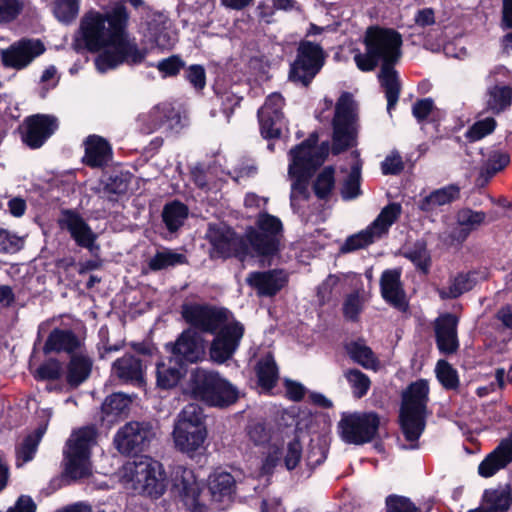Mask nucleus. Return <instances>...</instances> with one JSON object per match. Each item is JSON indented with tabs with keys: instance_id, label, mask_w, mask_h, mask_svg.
<instances>
[{
	"instance_id": "nucleus-52",
	"label": "nucleus",
	"mask_w": 512,
	"mask_h": 512,
	"mask_svg": "<svg viewBox=\"0 0 512 512\" xmlns=\"http://www.w3.org/2000/svg\"><path fill=\"white\" fill-rule=\"evenodd\" d=\"M44 434V429H38L33 434L28 435L17 448V458L22 463L30 461L38 447V444Z\"/></svg>"
},
{
	"instance_id": "nucleus-10",
	"label": "nucleus",
	"mask_w": 512,
	"mask_h": 512,
	"mask_svg": "<svg viewBox=\"0 0 512 512\" xmlns=\"http://www.w3.org/2000/svg\"><path fill=\"white\" fill-rule=\"evenodd\" d=\"M206 239L211 245L209 255L212 259L235 256L240 261H244L248 255L255 256L247 241V233L244 237L238 236L224 224H210Z\"/></svg>"
},
{
	"instance_id": "nucleus-14",
	"label": "nucleus",
	"mask_w": 512,
	"mask_h": 512,
	"mask_svg": "<svg viewBox=\"0 0 512 512\" xmlns=\"http://www.w3.org/2000/svg\"><path fill=\"white\" fill-rule=\"evenodd\" d=\"M260 231L247 230V241L255 256H271L278 251L279 238L282 230L281 221L272 215H260L257 221Z\"/></svg>"
},
{
	"instance_id": "nucleus-38",
	"label": "nucleus",
	"mask_w": 512,
	"mask_h": 512,
	"mask_svg": "<svg viewBox=\"0 0 512 512\" xmlns=\"http://www.w3.org/2000/svg\"><path fill=\"white\" fill-rule=\"evenodd\" d=\"M475 284L476 281L473 274L460 273L450 281L447 288L438 289V293L442 299H454L470 291Z\"/></svg>"
},
{
	"instance_id": "nucleus-41",
	"label": "nucleus",
	"mask_w": 512,
	"mask_h": 512,
	"mask_svg": "<svg viewBox=\"0 0 512 512\" xmlns=\"http://www.w3.org/2000/svg\"><path fill=\"white\" fill-rule=\"evenodd\" d=\"M150 39L160 48H169L173 42L168 32L167 19L164 15H157L148 25Z\"/></svg>"
},
{
	"instance_id": "nucleus-33",
	"label": "nucleus",
	"mask_w": 512,
	"mask_h": 512,
	"mask_svg": "<svg viewBox=\"0 0 512 512\" xmlns=\"http://www.w3.org/2000/svg\"><path fill=\"white\" fill-rule=\"evenodd\" d=\"M395 64L381 66L378 74L381 87L385 91L387 99V110L390 113L398 102L401 84L398 76V72L394 68Z\"/></svg>"
},
{
	"instance_id": "nucleus-54",
	"label": "nucleus",
	"mask_w": 512,
	"mask_h": 512,
	"mask_svg": "<svg viewBox=\"0 0 512 512\" xmlns=\"http://www.w3.org/2000/svg\"><path fill=\"white\" fill-rule=\"evenodd\" d=\"M436 375L446 389L458 387L459 380L456 370L445 360H440L436 366Z\"/></svg>"
},
{
	"instance_id": "nucleus-35",
	"label": "nucleus",
	"mask_w": 512,
	"mask_h": 512,
	"mask_svg": "<svg viewBox=\"0 0 512 512\" xmlns=\"http://www.w3.org/2000/svg\"><path fill=\"white\" fill-rule=\"evenodd\" d=\"M174 486L180 494H182L187 501H196L199 498L201 486L196 480L192 470L184 467H178L175 471Z\"/></svg>"
},
{
	"instance_id": "nucleus-59",
	"label": "nucleus",
	"mask_w": 512,
	"mask_h": 512,
	"mask_svg": "<svg viewBox=\"0 0 512 512\" xmlns=\"http://www.w3.org/2000/svg\"><path fill=\"white\" fill-rule=\"evenodd\" d=\"M62 374V365L56 359H50L40 365L36 377L41 380H57Z\"/></svg>"
},
{
	"instance_id": "nucleus-39",
	"label": "nucleus",
	"mask_w": 512,
	"mask_h": 512,
	"mask_svg": "<svg viewBox=\"0 0 512 512\" xmlns=\"http://www.w3.org/2000/svg\"><path fill=\"white\" fill-rule=\"evenodd\" d=\"M352 156L354 158V162L341 190L342 197L346 200L354 199L360 195L362 161L359 159V154L356 151L352 153Z\"/></svg>"
},
{
	"instance_id": "nucleus-1",
	"label": "nucleus",
	"mask_w": 512,
	"mask_h": 512,
	"mask_svg": "<svg viewBox=\"0 0 512 512\" xmlns=\"http://www.w3.org/2000/svg\"><path fill=\"white\" fill-rule=\"evenodd\" d=\"M127 21L128 13L123 6H117L105 14L89 11L81 18L75 46H83L91 52L106 48L95 59L99 72L114 69L123 62L137 64L144 60L145 53L126 38Z\"/></svg>"
},
{
	"instance_id": "nucleus-42",
	"label": "nucleus",
	"mask_w": 512,
	"mask_h": 512,
	"mask_svg": "<svg viewBox=\"0 0 512 512\" xmlns=\"http://www.w3.org/2000/svg\"><path fill=\"white\" fill-rule=\"evenodd\" d=\"M174 427L206 428L202 408L194 403L187 404L178 415Z\"/></svg>"
},
{
	"instance_id": "nucleus-5",
	"label": "nucleus",
	"mask_w": 512,
	"mask_h": 512,
	"mask_svg": "<svg viewBox=\"0 0 512 512\" xmlns=\"http://www.w3.org/2000/svg\"><path fill=\"white\" fill-rule=\"evenodd\" d=\"M317 142V133H312L304 142L290 151L291 163L288 172L291 177L295 178L292 183V199H295L298 195L305 196L307 176L313 169L320 166L328 156L329 143L323 142L317 146Z\"/></svg>"
},
{
	"instance_id": "nucleus-44",
	"label": "nucleus",
	"mask_w": 512,
	"mask_h": 512,
	"mask_svg": "<svg viewBox=\"0 0 512 512\" xmlns=\"http://www.w3.org/2000/svg\"><path fill=\"white\" fill-rule=\"evenodd\" d=\"M188 215L187 207L180 202L167 204L162 213L163 221L167 228L173 232L183 225Z\"/></svg>"
},
{
	"instance_id": "nucleus-27",
	"label": "nucleus",
	"mask_w": 512,
	"mask_h": 512,
	"mask_svg": "<svg viewBox=\"0 0 512 512\" xmlns=\"http://www.w3.org/2000/svg\"><path fill=\"white\" fill-rule=\"evenodd\" d=\"M112 373L123 382L140 385L143 383L144 369L141 360L132 355L125 354L112 364Z\"/></svg>"
},
{
	"instance_id": "nucleus-7",
	"label": "nucleus",
	"mask_w": 512,
	"mask_h": 512,
	"mask_svg": "<svg viewBox=\"0 0 512 512\" xmlns=\"http://www.w3.org/2000/svg\"><path fill=\"white\" fill-rule=\"evenodd\" d=\"M188 390L191 396L210 406L224 407L238 398L237 389L217 372L196 369L190 376Z\"/></svg>"
},
{
	"instance_id": "nucleus-40",
	"label": "nucleus",
	"mask_w": 512,
	"mask_h": 512,
	"mask_svg": "<svg viewBox=\"0 0 512 512\" xmlns=\"http://www.w3.org/2000/svg\"><path fill=\"white\" fill-rule=\"evenodd\" d=\"M346 351L356 363L364 368L377 369L378 360L373 351L365 344L361 342H351L346 345Z\"/></svg>"
},
{
	"instance_id": "nucleus-62",
	"label": "nucleus",
	"mask_w": 512,
	"mask_h": 512,
	"mask_svg": "<svg viewBox=\"0 0 512 512\" xmlns=\"http://www.w3.org/2000/svg\"><path fill=\"white\" fill-rule=\"evenodd\" d=\"M249 440L255 445H264L271 439V431L262 423H252L247 428Z\"/></svg>"
},
{
	"instance_id": "nucleus-30",
	"label": "nucleus",
	"mask_w": 512,
	"mask_h": 512,
	"mask_svg": "<svg viewBox=\"0 0 512 512\" xmlns=\"http://www.w3.org/2000/svg\"><path fill=\"white\" fill-rule=\"evenodd\" d=\"M111 158V147L99 136H89L85 141L84 163L90 167H101Z\"/></svg>"
},
{
	"instance_id": "nucleus-16",
	"label": "nucleus",
	"mask_w": 512,
	"mask_h": 512,
	"mask_svg": "<svg viewBox=\"0 0 512 512\" xmlns=\"http://www.w3.org/2000/svg\"><path fill=\"white\" fill-rule=\"evenodd\" d=\"M154 437L155 431L149 422L131 421L118 430L114 444L121 454L128 455L142 451Z\"/></svg>"
},
{
	"instance_id": "nucleus-9",
	"label": "nucleus",
	"mask_w": 512,
	"mask_h": 512,
	"mask_svg": "<svg viewBox=\"0 0 512 512\" xmlns=\"http://www.w3.org/2000/svg\"><path fill=\"white\" fill-rule=\"evenodd\" d=\"M356 121V104L352 95L345 92L336 103L332 121L331 150L334 154H339L356 145L358 133Z\"/></svg>"
},
{
	"instance_id": "nucleus-21",
	"label": "nucleus",
	"mask_w": 512,
	"mask_h": 512,
	"mask_svg": "<svg viewBox=\"0 0 512 512\" xmlns=\"http://www.w3.org/2000/svg\"><path fill=\"white\" fill-rule=\"evenodd\" d=\"M247 284L256 290L259 296L271 297L286 284L287 278L282 270L251 272L246 278Z\"/></svg>"
},
{
	"instance_id": "nucleus-12",
	"label": "nucleus",
	"mask_w": 512,
	"mask_h": 512,
	"mask_svg": "<svg viewBox=\"0 0 512 512\" xmlns=\"http://www.w3.org/2000/svg\"><path fill=\"white\" fill-rule=\"evenodd\" d=\"M379 424V417L373 412L351 413L342 416L338 429L344 442L361 445L375 437Z\"/></svg>"
},
{
	"instance_id": "nucleus-60",
	"label": "nucleus",
	"mask_w": 512,
	"mask_h": 512,
	"mask_svg": "<svg viewBox=\"0 0 512 512\" xmlns=\"http://www.w3.org/2000/svg\"><path fill=\"white\" fill-rule=\"evenodd\" d=\"M363 307V299L358 292L349 294L343 304L344 316L349 320H356Z\"/></svg>"
},
{
	"instance_id": "nucleus-49",
	"label": "nucleus",
	"mask_w": 512,
	"mask_h": 512,
	"mask_svg": "<svg viewBox=\"0 0 512 512\" xmlns=\"http://www.w3.org/2000/svg\"><path fill=\"white\" fill-rule=\"evenodd\" d=\"M150 116L159 120V123L154 124L153 129L166 124L169 129H173L180 123L179 113L170 104H161L156 106L151 112Z\"/></svg>"
},
{
	"instance_id": "nucleus-31",
	"label": "nucleus",
	"mask_w": 512,
	"mask_h": 512,
	"mask_svg": "<svg viewBox=\"0 0 512 512\" xmlns=\"http://www.w3.org/2000/svg\"><path fill=\"white\" fill-rule=\"evenodd\" d=\"M92 366V359L81 350L79 353L71 355L67 365L66 380L68 384L77 387L86 381L91 374Z\"/></svg>"
},
{
	"instance_id": "nucleus-57",
	"label": "nucleus",
	"mask_w": 512,
	"mask_h": 512,
	"mask_svg": "<svg viewBox=\"0 0 512 512\" xmlns=\"http://www.w3.org/2000/svg\"><path fill=\"white\" fill-rule=\"evenodd\" d=\"M23 243L24 241L21 237H18L6 229L0 228L1 253H15L22 248Z\"/></svg>"
},
{
	"instance_id": "nucleus-34",
	"label": "nucleus",
	"mask_w": 512,
	"mask_h": 512,
	"mask_svg": "<svg viewBox=\"0 0 512 512\" xmlns=\"http://www.w3.org/2000/svg\"><path fill=\"white\" fill-rule=\"evenodd\" d=\"M235 480L230 473L214 472L209 476L208 489L215 502H223L229 499L233 492Z\"/></svg>"
},
{
	"instance_id": "nucleus-3",
	"label": "nucleus",
	"mask_w": 512,
	"mask_h": 512,
	"mask_svg": "<svg viewBox=\"0 0 512 512\" xmlns=\"http://www.w3.org/2000/svg\"><path fill=\"white\" fill-rule=\"evenodd\" d=\"M365 50L354 51L353 59L363 72L373 71L378 65L396 64L401 58L402 37L393 29L369 27L364 36Z\"/></svg>"
},
{
	"instance_id": "nucleus-18",
	"label": "nucleus",
	"mask_w": 512,
	"mask_h": 512,
	"mask_svg": "<svg viewBox=\"0 0 512 512\" xmlns=\"http://www.w3.org/2000/svg\"><path fill=\"white\" fill-rule=\"evenodd\" d=\"M284 99L279 93L270 94L258 111L260 131L264 138H278L283 122Z\"/></svg>"
},
{
	"instance_id": "nucleus-17",
	"label": "nucleus",
	"mask_w": 512,
	"mask_h": 512,
	"mask_svg": "<svg viewBox=\"0 0 512 512\" xmlns=\"http://www.w3.org/2000/svg\"><path fill=\"white\" fill-rule=\"evenodd\" d=\"M58 128L57 118L51 115L36 114L25 119L22 141L32 149L40 148Z\"/></svg>"
},
{
	"instance_id": "nucleus-50",
	"label": "nucleus",
	"mask_w": 512,
	"mask_h": 512,
	"mask_svg": "<svg viewBox=\"0 0 512 512\" xmlns=\"http://www.w3.org/2000/svg\"><path fill=\"white\" fill-rule=\"evenodd\" d=\"M512 101V90L507 86H495L489 91L488 107L496 113L505 110Z\"/></svg>"
},
{
	"instance_id": "nucleus-2",
	"label": "nucleus",
	"mask_w": 512,
	"mask_h": 512,
	"mask_svg": "<svg viewBox=\"0 0 512 512\" xmlns=\"http://www.w3.org/2000/svg\"><path fill=\"white\" fill-rule=\"evenodd\" d=\"M182 317L191 326L207 333H214L222 327L210 348V357L217 363H223L232 357L244 334V327L239 322L226 324L228 312L207 305L183 304Z\"/></svg>"
},
{
	"instance_id": "nucleus-23",
	"label": "nucleus",
	"mask_w": 512,
	"mask_h": 512,
	"mask_svg": "<svg viewBox=\"0 0 512 512\" xmlns=\"http://www.w3.org/2000/svg\"><path fill=\"white\" fill-rule=\"evenodd\" d=\"M61 228L67 229L75 242L82 247L91 249L96 239L95 233L91 230L85 220L77 213L65 210L59 218Z\"/></svg>"
},
{
	"instance_id": "nucleus-28",
	"label": "nucleus",
	"mask_w": 512,
	"mask_h": 512,
	"mask_svg": "<svg viewBox=\"0 0 512 512\" xmlns=\"http://www.w3.org/2000/svg\"><path fill=\"white\" fill-rule=\"evenodd\" d=\"M512 497L508 487H498L484 491L481 505L468 512H507Z\"/></svg>"
},
{
	"instance_id": "nucleus-13",
	"label": "nucleus",
	"mask_w": 512,
	"mask_h": 512,
	"mask_svg": "<svg viewBox=\"0 0 512 512\" xmlns=\"http://www.w3.org/2000/svg\"><path fill=\"white\" fill-rule=\"evenodd\" d=\"M325 53L319 44L302 41L297 49V57L291 65L289 78L295 83L307 86L321 70Z\"/></svg>"
},
{
	"instance_id": "nucleus-64",
	"label": "nucleus",
	"mask_w": 512,
	"mask_h": 512,
	"mask_svg": "<svg viewBox=\"0 0 512 512\" xmlns=\"http://www.w3.org/2000/svg\"><path fill=\"white\" fill-rule=\"evenodd\" d=\"M381 168L385 175L398 174L403 170L404 165L399 155H390L382 162Z\"/></svg>"
},
{
	"instance_id": "nucleus-32",
	"label": "nucleus",
	"mask_w": 512,
	"mask_h": 512,
	"mask_svg": "<svg viewBox=\"0 0 512 512\" xmlns=\"http://www.w3.org/2000/svg\"><path fill=\"white\" fill-rule=\"evenodd\" d=\"M459 197V186L451 184L432 191L418 202V207L423 212H432L440 206L452 203Z\"/></svg>"
},
{
	"instance_id": "nucleus-53",
	"label": "nucleus",
	"mask_w": 512,
	"mask_h": 512,
	"mask_svg": "<svg viewBox=\"0 0 512 512\" xmlns=\"http://www.w3.org/2000/svg\"><path fill=\"white\" fill-rule=\"evenodd\" d=\"M496 128V121L492 117H486L476 121L466 132V138L469 141H478L491 134Z\"/></svg>"
},
{
	"instance_id": "nucleus-6",
	"label": "nucleus",
	"mask_w": 512,
	"mask_h": 512,
	"mask_svg": "<svg viewBox=\"0 0 512 512\" xmlns=\"http://www.w3.org/2000/svg\"><path fill=\"white\" fill-rule=\"evenodd\" d=\"M428 383L419 380L412 383L403 395L401 407V427L405 439L411 444L404 446L406 449L417 448V440L425 428V410L428 399Z\"/></svg>"
},
{
	"instance_id": "nucleus-4",
	"label": "nucleus",
	"mask_w": 512,
	"mask_h": 512,
	"mask_svg": "<svg viewBox=\"0 0 512 512\" xmlns=\"http://www.w3.org/2000/svg\"><path fill=\"white\" fill-rule=\"evenodd\" d=\"M119 477L126 489L151 498L160 497L166 489L162 464L150 458L125 463Z\"/></svg>"
},
{
	"instance_id": "nucleus-26",
	"label": "nucleus",
	"mask_w": 512,
	"mask_h": 512,
	"mask_svg": "<svg viewBox=\"0 0 512 512\" xmlns=\"http://www.w3.org/2000/svg\"><path fill=\"white\" fill-rule=\"evenodd\" d=\"M206 436V428L174 427L173 430L175 447L188 455H192L203 447Z\"/></svg>"
},
{
	"instance_id": "nucleus-55",
	"label": "nucleus",
	"mask_w": 512,
	"mask_h": 512,
	"mask_svg": "<svg viewBox=\"0 0 512 512\" xmlns=\"http://www.w3.org/2000/svg\"><path fill=\"white\" fill-rule=\"evenodd\" d=\"M405 256L424 273L428 272L430 267V255L423 242H417L413 249L408 251Z\"/></svg>"
},
{
	"instance_id": "nucleus-36",
	"label": "nucleus",
	"mask_w": 512,
	"mask_h": 512,
	"mask_svg": "<svg viewBox=\"0 0 512 512\" xmlns=\"http://www.w3.org/2000/svg\"><path fill=\"white\" fill-rule=\"evenodd\" d=\"M157 385L163 389L174 387L182 377V369L180 363L172 357L168 362H161L157 365L156 370Z\"/></svg>"
},
{
	"instance_id": "nucleus-11",
	"label": "nucleus",
	"mask_w": 512,
	"mask_h": 512,
	"mask_svg": "<svg viewBox=\"0 0 512 512\" xmlns=\"http://www.w3.org/2000/svg\"><path fill=\"white\" fill-rule=\"evenodd\" d=\"M402 212L399 203H391L385 206L377 218L364 230L346 239L340 250L349 253L367 247L387 234L389 228L398 219Z\"/></svg>"
},
{
	"instance_id": "nucleus-47",
	"label": "nucleus",
	"mask_w": 512,
	"mask_h": 512,
	"mask_svg": "<svg viewBox=\"0 0 512 512\" xmlns=\"http://www.w3.org/2000/svg\"><path fill=\"white\" fill-rule=\"evenodd\" d=\"M344 377L348 382L352 394L356 398L364 397L371 386L369 377L358 369H347L344 371Z\"/></svg>"
},
{
	"instance_id": "nucleus-37",
	"label": "nucleus",
	"mask_w": 512,
	"mask_h": 512,
	"mask_svg": "<svg viewBox=\"0 0 512 512\" xmlns=\"http://www.w3.org/2000/svg\"><path fill=\"white\" fill-rule=\"evenodd\" d=\"M485 220L486 214L483 211H474L469 208L461 209L457 213V223L461 227L457 239L465 240L469 233L484 224Z\"/></svg>"
},
{
	"instance_id": "nucleus-15",
	"label": "nucleus",
	"mask_w": 512,
	"mask_h": 512,
	"mask_svg": "<svg viewBox=\"0 0 512 512\" xmlns=\"http://www.w3.org/2000/svg\"><path fill=\"white\" fill-rule=\"evenodd\" d=\"M46 48L40 39L22 38L0 51V60L4 67L22 70L28 67Z\"/></svg>"
},
{
	"instance_id": "nucleus-51",
	"label": "nucleus",
	"mask_w": 512,
	"mask_h": 512,
	"mask_svg": "<svg viewBox=\"0 0 512 512\" xmlns=\"http://www.w3.org/2000/svg\"><path fill=\"white\" fill-rule=\"evenodd\" d=\"M334 186V169L332 167H326L317 175L313 184V190L318 198L326 199L331 194Z\"/></svg>"
},
{
	"instance_id": "nucleus-8",
	"label": "nucleus",
	"mask_w": 512,
	"mask_h": 512,
	"mask_svg": "<svg viewBox=\"0 0 512 512\" xmlns=\"http://www.w3.org/2000/svg\"><path fill=\"white\" fill-rule=\"evenodd\" d=\"M97 431L93 426L79 428L72 432L64 450L65 470L73 479L91 474V448L96 444Z\"/></svg>"
},
{
	"instance_id": "nucleus-48",
	"label": "nucleus",
	"mask_w": 512,
	"mask_h": 512,
	"mask_svg": "<svg viewBox=\"0 0 512 512\" xmlns=\"http://www.w3.org/2000/svg\"><path fill=\"white\" fill-rule=\"evenodd\" d=\"M510 162V157L507 153L501 151H494L489 155V158L481 168L480 176L486 181L491 179L496 173L504 169Z\"/></svg>"
},
{
	"instance_id": "nucleus-43",
	"label": "nucleus",
	"mask_w": 512,
	"mask_h": 512,
	"mask_svg": "<svg viewBox=\"0 0 512 512\" xmlns=\"http://www.w3.org/2000/svg\"><path fill=\"white\" fill-rule=\"evenodd\" d=\"M80 2L81 0H53V15L59 22L70 24L79 14Z\"/></svg>"
},
{
	"instance_id": "nucleus-19",
	"label": "nucleus",
	"mask_w": 512,
	"mask_h": 512,
	"mask_svg": "<svg viewBox=\"0 0 512 512\" xmlns=\"http://www.w3.org/2000/svg\"><path fill=\"white\" fill-rule=\"evenodd\" d=\"M171 353L172 358L180 364L198 362L205 355L203 339L194 330L187 329L171 345Z\"/></svg>"
},
{
	"instance_id": "nucleus-46",
	"label": "nucleus",
	"mask_w": 512,
	"mask_h": 512,
	"mask_svg": "<svg viewBox=\"0 0 512 512\" xmlns=\"http://www.w3.org/2000/svg\"><path fill=\"white\" fill-rule=\"evenodd\" d=\"M259 384L265 388H272L278 379V369L274 358L267 355L257 365Z\"/></svg>"
},
{
	"instance_id": "nucleus-61",
	"label": "nucleus",
	"mask_w": 512,
	"mask_h": 512,
	"mask_svg": "<svg viewBox=\"0 0 512 512\" xmlns=\"http://www.w3.org/2000/svg\"><path fill=\"white\" fill-rule=\"evenodd\" d=\"M302 457V445L297 439H293L287 444L284 455V464L288 470L294 469Z\"/></svg>"
},
{
	"instance_id": "nucleus-63",
	"label": "nucleus",
	"mask_w": 512,
	"mask_h": 512,
	"mask_svg": "<svg viewBox=\"0 0 512 512\" xmlns=\"http://www.w3.org/2000/svg\"><path fill=\"white\" fill-rule=\"evenodd\" d=\"M434 108L433 100L430 98H425L418 100L414 103L412 107V113L414 117L419 121H423L428 118L430 113Z\"/></svg>"
},
{
	"instance_id": "nucleus-25",
	"label": "nucleus",
	"mask_w": 512,
	"mask_h": 512,
	"mask_svg": "<svg viewBox=\"0 0 512 512\" xmlns=\"http://www.w3.org/2000/svg\"><path fill=\"white\" fill-rule=\"evenodd\" d=\"M81 341L73 331L67 329H54L50 332L43 347L45 354L51 352H65L75 354L81 350Z\"/></svg>"
},
{
	"instance_id": "nucleus-45",
	"label": "nucleus",
	"mask_w": 512,
	"mask_h": 512,
	"mask_svg": "<svg viewBox=\"0 0 512 512\" xmlns=\"http://www.w3.org/2000/svg\"><path fill=\"white\" fill-rule=\"evenodd\" d=\"M185 263V255L174 252L170 249H164L162 251H158L153 257H151L148 265L151 270L157 271Z\"/></svg>"
},
{
	"instance_id": "nucleus-29",
	"label": "nucleus",
	"mask_w": 512,
	"mask_h": 512,
	"mask_svg": "<svg viewBox=\"0 0 512 512\" xmlns=\"http://www.w3.org/2000/svg\"><path fill=\"white\" fill-rule=\"evenodd\" d=\"M132 400L122 393L108 396L101 407V420L112 425L119 419L127 416Z\"/></svg>"
},
{
	"instance_id": "nucleus-24",
	"label": "nucleus",
	"mask_w": 512,
	"mask_h": 512,
	"mask_svg": "<svg viewBox=\"0 0 512 512\" xmlns=\"http://www.w3.org/2000/svg\"><path fill=\"white\" fill-rule=\"evenodd\" d=\"M510 462H512V433L479 464L478 473L484 478L491 477Z\"/></svg>"
},
{
	"instance_id": "nucleus-20",
	"label": "nucleus",
	"mask_w": 512,
	"mask_h": 512,
	"mask_svg": "<svg viewBox=\"0 0 512 512\" xmlns=\"http://www.w3.org/2000/svg\"><path fill=\"white\" fill-rule=\"evenodd\" d=\"M400 278L399 269L385 270L380 278L381 295L387 303L400 311H405L408 303Z\"/></svg>"
},
{
	"instance_id": "nucleus-22",
	"label": "nucleus",
	"mask_w": 512,
	"mask_h": 512,
	"mask_svg": "<svg viewBox=\"0 0 512 512\" xmlns=\"http://www.w3.org/2000/svg\"><path fill=\"white\" fill-rule=\"evenodd\" d=\"M458 318L450 313L439 316L435 321V335L439 350L445 354H452L459 347L457 337Z\"/></svg>"
},
{
	"instance_id": "nucleus-56",
	"label": "nucleus",
	"mask_w": 512,
	"mask_h": 512,
	"mask_svg": "<svg viewBox=\"0 0 512 512\" xmlns=\"http://www.w3.org/2000/svg\"><path fill=\"white\" fill-rule=\"evenodd\" d=\"M19 0H0V24L14 21L23 10Z\"/></svg>"
},
{
	"instance_id": "nucleus-58",
	"label": "nucleus",
	"mask_w": 512,
	"mask_h": 512,
	"mask_svg": "<svg viewBox=\"0 0 512 512\" xmlns=\"http://www.w3.org/2000/svg\"><path fill=\"white\" fill-rule=\"evenodd\" d=\"M387 512H420L410 499L398 496L390 495L386 498Z\"/></svg>"
}]
</instances>
